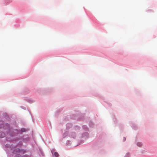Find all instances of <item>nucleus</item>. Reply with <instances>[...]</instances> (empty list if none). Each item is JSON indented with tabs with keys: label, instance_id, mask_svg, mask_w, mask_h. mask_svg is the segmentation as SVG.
<instances>
[{
	"label": "nucleus",
	"instance_id": "f257e3e1",
	"mask_svg": "<svg viewBox=\"0 0 157 157\" xmlns=\"http://www.w3.org/2000/svg\"><path fill=\"white\" fill-rule=\"evenodd\" d=\"M54 155L56 157H58L59 154L58 152H56L54 153Z\"/></svg>",
	"mask_w": 157,
	"mask_h": 157
},
{
	"label": "nucleus",
	"instance_id": "f03ea898",
	"mask_svg": "<svg viewBox=\"0 0 157 157\" xmlns=\"http://www.w3.org/2000/svg\"><path fill=\"white\" fill-rule=\"evenodd\" d=\"M0 135H2V136L1 137L2 138L4 137L5 134H4V133H3V132H1L0 133Z\"/></svg>",
	"mask_w": 157,
	"mask_h": 157
},
{
	"label": "nucleus",
	"instance_id": "7ed1b4c3",
	"mask_svg": "<svg viewBox=\"0 0 157 157\" xmlns=\"http://www.w3.org/2000/svg\"><path fill=\"white\" fill-rule=\"evenodd\" d=\"M137 145L139 147L141 146L142 144H141L140 143H138L137 144Z\"/></svg>",
	"mask_w": 157,
	"mask_h": 157
},
{
	"label": "nucleus",
	"instance_id": "20e7f679",
	"mask_svg": "<svg viewBox=\"0 0 157 157\" xmlns=\"http://www.w3.org/2000/svg\"><path fill=\"white\" fill-rule=\"evenodd\" d=\"M129 154L128 153L124 157H129Z\"/></svg>",
	"mask_w": 157,
	"mask_h": 157
},
{
	"label": "nucleus",
	"instance_id": "39448f33",
	"mask_svg": "<svg viewBox=\"0 0 157 157\" xmlns=\"http://www.w3.org/2000/svg\"><path fill=\"white\" fill-rule=\"evenodd\" d=\"M123 139L124 141H125L126 140V138L124 137L123 138Z\"/></svg>",
	"mask_w": 157,
	"mask_h": 157
},
{
	"label": "nucleus",
	"instance_id": "423d86ee",
	"mask_svg": "<svg viewBox=\"0 0 157 157\" xmlns=\"http://www.w3.org/2000/svg\"><path fill=\"white\" fill-rule=\"evenodd\" d=\"M23 129H21V130H22V131H23Z\"/></svg>",
	"mask_w": 157,
	"mask_h": 157
}]
</instances>
